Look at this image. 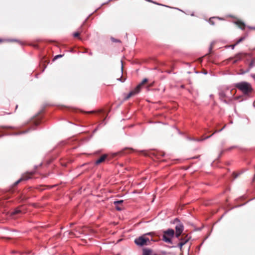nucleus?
<instances>
[{
	"label": "nucleus",
	"mask_w": 255,
	"mask_h": 255,
	"mask_svg": "<svg viewBox=\"0 0 255 255\" xmlns=\"http://www.w3.org/2000/svg\"><path fill=\"white\" fill-rule=\"evenodd\" d=\"M154 234H155L153 232L145 234L136 238L134 240V243L136 245L140 247L150 245L151 244V241L155 242L156 240L153 238H151L150 240L149 238L146 237V235H150L151 237H153Z\"/></svg>",
	"instance_id": "f257e3e1"
},
{
	"label": "nucleus",
	"mask_w": 255,
	"mask_h": 255,
	"mask_svg": "<svg viewBox=\"0 0 255 255\" xmlns=\"http://www.w3.org/2000/svg\"><path fill=\"white\" fill-rule=\"evenodd\" d=\"M235 86L245 94L250 93L253 90L251 85L246 82H242L237 83Z\"/></svg>",
	"instance_id": "f03ea898"
},
{
	"label": "nucleus",
	"mask_w": 255,
	"mask_h": 255,
	"mask_svg": "<svg viewBox=\"0 0 255 255\" xmlns=\"http://www.w3.org/2000/svg\"><path fill=\"white\" fill-rule=\"evenodd\" d=\"M148 81L147 79H144L143 81L137 86V87L134 89V90L131 91L126 97V99H128L133 95L138 93L140 90V89L142 87V86L146 83Z\"/></svg>",
	"instance_id": "7ed1b4c3"
},
{
	"label": "nucleus",
	"mask_w": 255,
	"mask_h": 255,
	"mask_svg": "<svg viewBox=\"0 0 255 255\" xmlns=\"http://www.w3.org/2000/svg\"><path fill=\"white\" fill-rule=\"evenodd\" d=\"M228 93H230L231 95H234L235 92H233V90H229V89H227L220 93V96L223 98L229 99L230 96L227 95Z\"/></svg>",
	"instance_id": "20e7f679"
},
{
	"label": "nucleus",
	"mask_w": 255,
	"mask_h": 255,
	"mask_svg": "<svg viewBox=\"0 0 255 255\" xmlns=\"http://www.w3.org/2000/svg\"><path fill=\"white\" fill-rule=\"evenodd\" d=\"M24 213H25V212L20 210L18 208H14L12 211H9L8 213L9 215V216L14 217L15 216L19 214Z\"/></svg>",
	"instance_id": "39448f33"
},
{
	"label": "nucleus",
	"mask_w": 255,
	"mask_h": 255,
	"mask_svg": "<svg viewBox=\"0 0 255 255\" xmlns=\"http://www.w3.org/2000/svg\"><path fill=\"white\" fill-rule=\"evenodd\" d=\"M183 226L182 225H179L176 226V236L178 238L179 237L181 234H182L183 232Z\"/></svg>",
	"instance_id": "423d86ee"
},
{
	"label": "nucleus",
	"mask_w": 255,
	"mask_h": 255,
	"mask_svg": "<svg viewBox=\"0 0 255 255\" xmlns=\"http://www.w3.org/2000/svg\"><path fill=\"white\" fill-rule=\"evenodd\" d=\"M174 234V231L172 229H168L164 232V235H166V236L169 237L170 238L173 237Z\"/></svg>",
	"instance_id": "0eeeda50"
},
{
	"label": "nucleus",
	"mask_w": 255,
	"mask_h": 255,
	"mask_svg": "<svg viewBox=\"0 0 255 255\" xmlns=\"http://www.w3.org/2000/svg\"><path fill=\"white\" fill-rule=\"evenodd\" d=\"M107 157V155H106V154L103 155L96 161V164H99L103 162L104 161H105V160L106 159Z\"/></svg>",
	"instance_id": "6e6552de"
},
{
	"label": "nucleus",
	"mask_w": 255,
	"mask_h": 255,
	"mask_svg": "<svg viewBox=\"0 0 255 255\" xmlns=\"http://www.w3.org/2000/svg\"><path fill=\"white\" fill-rule=\"evenodd\" d=\"M152 251L149 249H143L142 255H151Z\"/></svg>",
	"instance_id": "1a4fd4ad"
},
{
	"label": "nucleus",
	"mask_w": 255,
	"mask_h": 255,
	"mask_svg": "<svg viewBox=\"0 0 255 255\" xmlns=\"http://www.w3.org/2000/svg\"><path fill=\"white\" fill-rule=\"evenodd\" d=\"M163 240L166 243H171V239L169 237L166 236V235H163Z\"/></svg>",
	"instance_id": "9d476101"
},
{
	"label": "nucleus",
	"mask_w": 255,
	"mask_h": 255,
	"mask_svg": "<svg viewBox=\"0 0 255 255\" xmlns=\"http://www.w3.org/2000/svg\"><path fill=\"white\" fill-rule=\"evenodd\" d=\"M237 24L241 29H244L245 28V24L241 21H237Z\"/></svg>",
	"instance_id": "9b49d317"
},
{
	"label": "nucleus",
	"mask_w": 255,
	"mask_h": 255,
	"mask_svg": "<svg viewBox=\"0 0 255 255\" xmlns=\"http://www.w3.org/2000/svg\"><path fill=\"white\" fill-rule=\"evenodd\" d=\"M123 202V200H119L117 201H114V203L115 206H118L121 205Z\"/></svg>",
	"instance_id": "f8f14e48"
},
{
	"label": "nucleus",
	"mask_w": 255,
	"mask_h": 255,
	"mask_svg": "<svg viewBox=\"0 0 255 255\" xmlns=\"http://www.w3.org/2000/svg\"><path fill=\"white\" fill-rule=\"evenodd\" d=\"M69 235L71 237H78L76 235H75L73 232H69Z\"/></svg>",
	"instance_id": "ddd939ff"
},
{
	"label": "nucleus",
	"mask_w": 255,
	"mask_h": 255,
	"mask_svg": "<svg viewBox=\"0 0 255 255\" xmlns=\"http://www.w3.org/2000/svg\"><path fill=\"white\" fill-rule=\"evenodd\" d=\"M80 35V32H75L74 34H73V36L75 37H78Z\"/></svg>",
	"instance_id": "4468645a"
},
{
	"label": "nucleus",
	"mask_w": 255,
	"mask_h": 255,
	"mask_svg": "<svg viewBox=\"0 0 255 255\" xmlns=\"http://www.w3.org/2000/svg\"><path fill=\"white\" fill-rule=\"evenodd\" d=\"M188 240H189V238H188L187 239H186V240H185V241H184V242H181V243H180V245L181 246H182L183 245H184V244H185V243H186L188 241Z\"/></svg>",
	"instance_id": "2eb2a0df"
},
{
	"label": "nucleus",
	"mask_w": 255,
	"mask_h": 255,
	"mask_svg": "<svg viewBox=\"0 0 255 255\" xmlns=\"http://www.w3.org/2000/svg\"><path fill=\"white\" fill-rule=\"evenodd\" d=\"M244 38H245L244 37H242V38H240V39L237 41V43H236V44H238V43H239V42H241L242 41H243V40L244 39Z\"/></svg>",
	"instance_id": "dca6fc26"
},
{
	"label": "nucleus",
	"mask_w": 255,
	"mask_h": 255,
	"mask_svg": "<svg viewBox=\"0 0 255 255\" xmlns=\"http://www.w3.org/2000/svg\"><path fill=\"white\" fill-rule=\"evenodd\" d=\"M62 56V55H57V56H56L55 57V59H57V58H58L61 57Z\"/></svg>",
	"instance_id": "f3484780"
},
{
	"label": "nucleus",
	"mask_w": 255,
	"mask_h": 255,
	"mask_svg": "<svg viewBox=\"0 0 255 255\" xmlns=\"http://www.w3.org/2000/svg\"><path fill=\"white\" fill-rule=\"evenodd\" d=\"M21 180V179H19V180H18L17 181H16L15 183V185H17L20 182V181Z\"/></svg>",
	"instance_id": "a211bd4d"
},
{
	"label": "nucleus",
	"mask_w": 255,
	"mask_h": 255,
	"mask_svg": "<svg viewBox=\"0 0 255 255\" xmlns=\"http://www.w3.org/2000/svg\"><path fill=\"white\" fill-rule=\"evenodd\" d=\"M227 95H228L229 96H230V98L234 96V95H231L230 93H228Z\"/></svg>",
	"instance_id": "6ab92c4d"
},
{
	"label": "nucleus",
	"mask_w": 255,
	"mask_h": 255,
	"mask_svg": "<svg viewBox=\"0 0 255 255\" xmlns=\"http://www.w3.org/2000/svg\"><path fill=\"white\" fill-rule=\"evenodd\" d=\"M117 209V210L118 211H121L122 210V208H116Z\"/></svg>",
	"instance_id": "aec40b11"
},
{
	"label": "nucleus",
	"mask_w": 255,
	"mask_h": 255,
	"mask_svg": "<svg viewBox=\"0 0 255 255\" xmlns=\"http://www.w3.org/2000/svg\"><path fill=\"white\" fill-rule=\"evenodd\" d=\"M4 41V40L0 39V42Z\"/></svg>",
	"instance_id": "412c9836"
}]
</instances>
